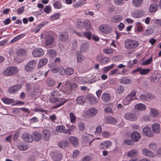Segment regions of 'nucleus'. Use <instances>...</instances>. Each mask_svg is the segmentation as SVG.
Instances as JSON below:
<instances>
[{
  "label": "nucleus",
  "instance_id": "61",
  "mask_svg": "<svg viewBox=\"0 0 161 161\" xmlns=\"http://www.w3.org/2000/svg\"><path fill=\"white\" fill-rule=\"evenodd\" d=\"M114 64H112L110 65L104 67L103 68V72L104 73L107 72L110 69L113 68L114 67Z\"/></svg>",
  "mask_w": 161,
  "mask_h": 161
},
{
  "label": "nucleus",
  "instance_id": "35",
  "mask_svg": "<svg viewBox=\"0 0 161 161\" xmlns=\"http://www.w3.org/2000/svg\"><path fill=\"white\" fill-rule=\"evenodd\" d=\"M119 82L124 84H129L131 83L130 79H128L127 77H123L119 80Z\"/></svg>",
  "mask_w": 161,
  "mask_h": 161
},
{
  "label": "nucleus",
  "instance_id": "19",
  "mask_svg": "<svg viewBox=\"0 0 161 161\" xmlns=\"http://www.w3.org/2000/svg\"><path fill=\"white\" fill-rule=\"evenodd\" d=\"M42 136L45 141H48L51 136V132L48 130H44L42 132Z\"/></svg>",
  "mask_w": 161,
  "mask_h": 161
},
{
  "label": "nucleus",
  "instance_id": "40",
  "mask_svg": "<svg viewBox=\"0 0 161 161\" xmlns=\"http://www.w3.org/2000/svg\"><path fill=\"white\" fill-rule=\"evenodd\" d=\"M102 100L105 102L109 101L110 99V95L107 93H104L101 97Z\"/></svg>",
  "mask_w": 161,
  "mask_h": 161
},
{
  "label": "nucleus",
  "instance_id": "8",
  "mask_svg": "<svg viewBox=\"0 0 161 161\" xmlns=\"http://www.w3.org/2000/svg\"><path fill=\"white\" fill-rule=\"evenodd\" d=\"M97 59L101 64H106L110 61L109 58L104 57L102 54L98 55L97 57Z\"/></svg>",
  "mask_w": 161,
  "mask_h": 161
},
{
  "label": "nucleus",
  "instance_id": "7",
  "mask_svg": "<svg viewBox=\"0 0 161 161\" xmlns=\"http://www.w3.org/2000/svg\"><path fill=\"white\" fill-rule=\"evenodd\" d=\"M99 30L102 33L104 34H109L112 32L113 28L108 25H102L99 27Z\"/></svg>",
  "mask_w": 161,
  "mask_h": 161
},
{
  "label": "nucleus",
  "instance_id": "4",
  "mask_svg": "<svg viewBox=\"0 0 161 161\" xmlns=\"http://www.w3.org/2000/svg\"><path fill=\"white\" fill-rule=\"evenodd\" d=\"M63 99V98H58L57 97H52L49 98V101L50 102L53 103L61 102L60 103L53 107V108L56 109L64 105L69 100V99H65L62 101Z\"/></svg>",
  "mask_w": 161,
  "mask_h": 161
},
{
  "label": "nucleus",
  "instance_id": "36",
  "mask_svg": "<svg viewBox=\"0 0 161 161\" xmlns=\"http://www.w3.org/2000/svg\"><path fill=\"white\" fill-rule=\"evenodd\" d=\"M63 157L62 154L58 153L52 155V158L55 161H59L61 160Z\"/></svg>",
  "mask_w": 161,
  "mask_h": 161
},
{
  "label": "nucleus",
  "instance_id": "23",
  "mask_svg": "<svg viewBox=\"0 0 161 161\" xmlns=\"http://www.w3.org/2000/svg\"><path fill=\"white\" fill-rule=\"evenodd\" d=\"M159 114V112L158 110L154 108H150V116L152 117H156Z\"/></svg>",
  "mask_w": 161,
  "mask_h": 161
},
{
  "label": "nucleus",
  "instance_id": "41",
  "mask_svg": "<svg viewBox=\"0 0 161 161\" xmlns=\"http://www.w3.org/2000/svg\"><path fill=\"white\" fill-rule=\"evenodd\" d=\"M142 154L147 156H152L153 153L152 151L146 148H144L142 150Z\"/></svg>",
  "mask_w": 161,
  "mask_h": 161
},
{
  "label": "nucleus",
  "instance_id": "25",
  "mask_svg": "<svg viewBox=\"0 0 161 161\" xmlns=\"http://www.w3.org/2000/svg\"><path fill=\"white\" fill-rule=\"evenodd\" d=\"M69 140L74 147H76L78 145L79 141L76 137L71 136L69 137Z\"/></svg>",
  "mask_w": 161,
  "mask_h": 161
},
{
  "label": "nucleus",
  "instance_id": "60",
  "mask_svg": "<svg viewBox=\"0 0 161 161\" xmlns=\"http://www.w3.org/2000/svg\"><path fill=\"white\" fill-rule=\"evenodd\" d=\"M114 2L116 5L118 6H122L125 3L124 0H114Z\"/></svg>",
  "mask_w": 161,
  "mask_h": 161
},
{
  "label": "nucleus",
  "instance_id": "30",
  "mask_svg": "<svg viewBox=\"0 0 161 161\" xmlns=\"http://www.w3.org/2000/svg\"><path fill=\"white\" fill-rule=\"evenodd\" d=\"M32 136L33 139H34L36 141H39L42 138L41 134L40 133L36 131L32 133Z\"/></svg>",
  "mask_w": 161,
  "mask_h": 161
},
{
  "label": "nucleus",
  "instance_id": "52",
  "mask_svg": "<svg viewBox=\"0 0 161 161\" xmlns=\"http://www.w3.org/2000/svg\"><path fill=\"white\" fill-rule=\"evenodd\" d=\"M40 91V86L38 85H36L34 88L33 92H32V94L36 95V93H39Z\"/></svg>",
  "mask_w": 161,
  "mask_h": 161
},
{
  "label": "nucleus",
  "instance_id": "21",
  "mask_svg": "<svg viewBox=\"0 0 161 161\" xmlns=\"http://www.w3.org/2000/svg\"><path fill=\"white\" fill-rule=\"evenodd\" d=\"M143 132L144 135L149 137L153 136V134L151 132L150 128L148 126L145 127L143 129Z\"/></svg>",
  "mask_w": 161,
  "mask_h": 161
},
{
  "label": "nucleus",
  "instance_id": "42",
  "mask_svg": "<svg viewBox=\"0 0 161 161\" xmlns=\"http://www.w3.org/2000/svg\"><path fill=\"white\" fill-rule=\"evenodd\" d=\"M54 7L57 9H60L62 8V4L60 1H55L53 4Z\"/></svg>",
  "mask_w": 161,
  "mask_h": 161
},
{
  "label": "nucleus",
  "instance_id": "31",
  "mask_svg": "<svg viewBox=\"0 0 161 161\" xmlns=\"http://www.w3.org/2000/svg\"><path fill=\"white\" fill-rule=\"evenodd\" d=\"M16 55L18 56H22L26 55V51L24 49L20 48L18 49L16 52Z\"/></svg>",
  "mask_w": 161,
  "mask_h": 161
},
{
  "label": "nucleus",
  "instance_id": "6",
  "mask_svg": "<svg viewBox=\"0 0 161 161\" xmlns=\"http://www.w3.org/2000/svg\"><path fill=\"white\" fill-rule=\"evenodd\" d=\"M41 37L44 39L45 41V45L46 46L51 45L54 42V38L50 34H45L44 35H41Z\"/></svg>",
  "mask_w": 161,
  "mask_h": 161
},
{
  "label": "nucleus",
  "instance_id": "15",
  "mask_svg": "<svg viewBox=\"0 0 161 161\" xmlns=\"http://www.w3.org/2000/svg\"><path fill=\"white\" fill-rule=\"evenodd\" d=\"M59 36L60 41L63 42H67L69 38L68 33L66 32L60 33Z\"/></svg>",
  "mask_w": 161,
  "mask_h": 161
},
{
  "label": "nucleus",
  "instance_id": "24",
  "mask_svg": "<svg viewBox=\"0 0 161 161\" xmlns=\"http://www.w3.org/2000/svg\"><path fill=\"white\" fill-rule=\"evenodd\" d=\"M131 15L134 18H140L143 16L142 12L139 10H137L133 12Z\"/></svg>",
  "mask_w": 161,
  "mask_h": 161
},
{
  "label": "nucleus",
  "instance_id": "9",
  "mask_svg": "<svg viewBox=\"0 0 161 161\" xmlns=\"http://www.w3.org/2000/svg\"><path fill=\"white\" fill-rule=\"evenodd\" d=\"M44 52L41 48H38L35 49L32 52V54L35 57H39L42 56Z\"/></svg>",
  "mask_w": 161,
  "mask_h": 161
},
{
  "label": "nucleus",
  "instance_id": "47",
  "mask_svg": "<svg viewBox=\"0 0 161 161\" xmlns=\"http://www.w3.org/2000/svg\"><path fill=\"white\" fill-rule=\"evenodd\" d=\"M70 122L72 123H74L76 121V117L75 114L72 112L70 113L69 114Z\"/></svg>",
  "mask_w": 161,
  "mask_h": 161
},
{
  "label": "nucleus",
  "instance_id": "38",
  "mask_svg": "<svg viewBox=\"0 0 161 161\" xmlns=\"http://www.w3.org/2000/svg\"><path fill=\"white\" fill-rule=\"evenodd\" d=\"M135 108L139 111H143L146 109V106L142 103H138L135 106Z\"/></svg>",
  "mask_w": 161,
  "mask_h": 161
},
{
  "label": "nucleus",
  "instance_id": "34",
  "mask_svg": "<svg viewBox=\"0 0 161 161\" xmlns=\"http://www.w3.org/2000/svg\"><path fill=\"white\" fill-rule=\"evenodd\" d=\"M160 76L159 74H155L150 78L151 81L153 82L156 83L158 81Z\"/></svg>",
  "mask_w": 161,
  "mask_h": 161
},
{
  "label": "nucleus",
  "instance_id": "32",
  "mask_svg": "<svg viewBox=\"0 0 161 161\" xmlns=\"http://www.w3.org/2000/svg\"><path fill=\"white\" fill-rule=\"evenodd\" d=\"M143 0H132L131 4L135 7H139L142 3Z\"/></svg>",
  "mask_w": 161,
  "mask_h": 161
},
{
  "label": "nucleus",
  "instance_id": "5",
  "mask_svg": "<svg viewBox=\"0 0 161 161\" xmlns=\"http://www.w3.org/2000/svg\"><path fill=\"white\" fill-rule=\"evenodd\" d=\"M36 64V60H31L27 63L24 67V69L27 72H31L35 68Z\"/></svg>",
  "mask_w": 161,
  "mask_h": 161
},
{
  "label": "nucleus",
  "instance_id": "18",
  "mask_svg": "<svg viewBox=\"0 0 161 161\" xmlns=\"http://www.w3.org/2000/svg\"><path fill=\"white\" fill-rule=\"evenodd\" d=\"M130 137L134 141L137 142L140 138L141 135L139 132L135 131L131 134Z\"/></svg>",
  "mask_w": 161,
  "mask_h": 161
},
{
  "label": "nucleus",
  "instance_id": "62",
  "mask_svg": "<svg viewBox=\"0 0 161 161\" xmlns=\"http://www.w3.org/2000/svg\"><path fill=\"white\" fill-rule=\"evenodd\" d=\"M78 128L80 131H83L85 129V125L84 123L80 122L78 125Z\"/></svg>",
  "mask_w": 161,
  "mask_h": 161
},
{
  "label": "nucleus",
  "instance_id": "44",
  "mask_svg": "<svg viewBox=\"0 0 161 161\" xmlns=\"http://www.w3.org/2000/svg\"><path fill=\"white\" fill-rule=\"evenodd\" d=\"M68 143L66 141H60L58 143V145L60 148L65 147L68 145Z\"/></svg>",
  "mask_w": 161,
  "mask_h": 161
},
{
  "label": "nucleus",
  "instance_id": "13",
  "mask_svg": "<svg viewBox=\"0 0 161 161\" xmlns=\"http://www.w3.org/2000/svg\"><path fill=\"white\" fill-rule=\"evenodd\" d=\"M150 71V69H143L142 68H137L132 72L133 73H136L139 72L141 75H145L148 73Z\"/></svg>",
  "mask_w": 161,
  "mask_h": 161
},
{
  "label": "nucleus",
  "instance_id": "11",
  "mask_svg": "<svg viewBox=\"0 0 161 161\" xmlns=\"http://www.w3.org/2000/svg\"><path fill=\"white\" fill-rule=\"evenodd\" d=\"M22 139L27 142L31 143L33 141V138L32 136L29 133H24L22 136Z\"/></svg>",
  "mask_w": 161,
  "mask_h": 161
},
{
  "label": "nucleus",
  "instance_id": "16",
  "mask_svg": "<svg viewBox=\"0 0 161 161\" xmlns=\"http://www.w3.org/2000/svg\"><path fill=\"white\" fill-rule=\"evenodd\" d=\"M21 88V86L20 85H15L9 88L8 89V92L9 93H14L18 91Z\"/></svg>",
  "mask_w": 161,
  "mask_h": 161
},
{
  "label": "nucleus",
  "instance_id": "53",
  "mask_svg": "<svg viewBox=\"0 0 161 161\" xmlns=\"http://www.w3.org/2000/svg\"><path fill=\"white\" fill-rule=\"evenodd\" d=\"M46 83L48 86H53L55 84V82L53 79L48 78L46 80Z\"/></svg>",
  "mask_w": 161,
  "mask_h": 161
},
{
  "label": "nucleus",
  "instance_id": "54",
  "mask_svg": "<svg viewBox=\"0 0 161 161\" xmlns=\"http://www.w3.org/2000/svg\"><path fill=\"white\" fill-rule=\"evenodd\" d=\"M84 36L87 38V39L90 40L91 39L92 34L90 31H87L84 32Z\"/></svg>",
  "mask_w": 161,
  "mask_h": 161
},
{
  "label": "nucleus",
  "instance_id": "29",
  "mask_svg": "<svg viewBox=\"0 0 161 161\" xmlns=\"http://www.w3.org/2000/svg\"><path fill=\"white\" fill-rule=\"evenodd\" d=\"M17 147L20 150L22 151H25L29 148L27 144L22 143H19Z\"/></svg>",
  "mask_w": 161,
  "mask_h": 161
},
{
  "label": "nucleus",
  "instance_id": "17",
  "mask_svg": "<svg viewBox=\"0 0 161 161\" xmlns=\"http://www.w3.org/2000/svg\"><path fill=\"white\" fill-rule=\"evenodd\" d=\"M158 5L156 3H152L149 6V12L152 13L156 12L158 11Z\"/></svg>",
  "mask_w": 161,
  "mask_h": 161
},
{
  "label": "nucleus",
  "instance_id": "26",
  "mask_svg": "<svg viewBox=\"0 0 161 161\" xmlns=\"http://www.w3.org/2000/svg\"><path fill=\"white\" fill-rule=\"evenodd\" d=\"M122 18L121 15H114L111 18V21L112 22L114 23H118L122 19Z\"/></svg>",
  "mask_w": 161,
  "mask_h": 161
},
{
  "label": "nucleus",
  "instance_id": "14",
  "mask_svg": "<svg viewBox=\"0 0 161 161\" xmlns=\"http://www.w3.org/2000/svg\"><path fill=\"white\" fill-rule=\"evenodd\" d=\"M124 117L127 120L130 121H134L136 120L137 117L136 115L132 113H127L124 114Z\"/></svg>",
  "mask_w": 161,
  "mask_h": 161
},
{
  "label": "nucleus",
  "instance_id": "56",
  "mask_svg": "<svg viewBox=\"0 0 161 161\" xmlns=\"http://www.w3.org/2000/svg\"><path fill=\"white\" fill-rule=\"evenodd\" d=\"M62 90L64 92L67 94H70L71 92V90L69 87L63 86Z\"/></svg>",
  "mask_w": 161,
  "mask_h": 161
},
{
  "label": "nucleus",
  "instance_id": "33",
  "mask_svg": "<svg viewBox=\"0 0 161 161\" xmlns=\"http://www.w3.org/2000/svg\"><path fill=\"white\" fill-rule=\"evenodd\" d=\"M76 101L78 104L81 105L86 102V99L85 97L83 96H80L77 98Z\"/></svg>",
  "mask_w": 161,
  "mask_h": 161
},
{
  "label": "nucleus",
  "instance_id": "57",
  "mask_svg": "<svg viewBox=\"0 0 161 161\" xmlns=\"http://www.w3.org/2000/svg\"><path fill=\"white\" fill-rule=\"evenodd\" d=\"M103 52L105 54L109 55L112 54L113 51L112 48H109L104 49Z\"/></svg>",
  "mask_w": 161,
  "mask_h": 161
},
{
  "label": "nucleus",
  "instance_id": "37",
  "mask_svg": "<svg viewBox=\"0 0 161 161\" xmlns=\"http://www.w3.org/2000/svg\"><path fill=\"white\" fill-rule=\"evenodd\" d=\"M82 25L87 30H90L91 27V24L90 21L87 19L86 20L83 22Z\"/></svg>",
  "mask_w": 161,
  "mask_h": 161
},
{
  "label": "nucleus",
  "instance_id": "46",
  "mask_svg": "<svg viewBox=\"0 0 161 161\" xmlns=\"http://www.w3.org/2000/svg\"><path fill=\"white\" fill-rule=\"evenodd\" d=\"M137 151L136 150H130L129 151L127 154V156L129 157H134L136 155Z\"/></svg>",
  "mask_w": 161,
  "mask_h": 161
},
{
  "label": "nucleus",
  "instance_id": "27",
  "mask_svg": "<svg viewBox=\"0 0 161 161\" xmlns=\"http://www.w3.org/2000/svg\"><path fill=\"white\" fill-rule=\"evenodd\" d=\"M48 62L47 58H42L39 62L37 66V69H39L46 65Z\"/></svg>",
  "mask_w": 161,
  "mask_h": 161
},
{
  "label": "nucleus",
  "instance_id": "1",
  "mask_svg": "<svg viewBox=\"0 0 161 161\" xmlns=\"http://www.w3.org/2000/svg\"><path fill=\"white\" fill-rule=\"evenodd\" d=\"M125 45L126 49L128 50H133L139 47V43L135 40L127 39L125 42Z\"/></svg>",
  "mask_w": 161,
  "mask_h": 161
},
{
  "label": "nucleus",
  "instance_id": "45",
  "mask_svg": "<svg viewBox=\"0 0 161 161\" xmlns=\"http://www.w3.org/2000/svg\"><path fill=\"white\" fill-rule=\"evenodd\" d=\"M153 61V57H151L150 58L146 60L145 61L142 62L141 64L142 65H147L150 64Z\"/></svg>",
  "mask_w": 161,
  "mask_h": 161
},
{
  "label": "nucleus",
  "instance_id": "49",
  "mask_svg": "<svg viewBox=\"0 0 161 161\" xmlns=\"http://www.w3.org/2000/svg\"><path fill=\"white\" fill-rule=\"evenodd\" d=\"M137 96L139 97L140 99L143 100H148V99L150 98V96L146 95L145 94H142L140 93H138L137 94Z\"/></svg>",
  "mask_w": 161,
  "mask_h": 161
},
{
  "label": "nucleus",
  "instance_id": "59",
  "mask_svg": "<svg viewBox=\"0 0 161 161\" xmlns=\"http://www.w3.org/2000/svg\"><path fill=\"white\" fill-rule=\"evenodd\" d=\"M33 110L35 112H40L44 113L46 114H47L48 113L50 112L48 111L47 110H45L42 108H36L33 109Z\"/></svg>",
  "mask_w": 161,
  "mask_h": 161
},
{
  "label": "nucleus",
  "instance_id": "2",
  "mask_svg": "<svg viewBox=\"0 0 161 161\" xmlns=\"http://www.w3.org/2000/svg\"><path fill=\"white\" fill-rule=\"evenodd\" d=\"M136 91L135 90H132L131 91L125 98L123 101V104L125 105H127L129 104L132 100H134L137 98H136Z\"/></svg>",
  "mask_w": 161,
  "mask_h": 161
},
{
  "label": "nucleus",
  "instance_id": "55",
  "mask_svg": "<svg viewBox=\"0 0 161 161\" xmlns=\"http://www.w3.org/2000/svg\"><path fill=\"white\" fill-rule=\"evenodd\" d=\"M153 32V30L151 28L149 27L145 30L144 35L145 36H149Z\"/></svg>",
  "mask_w": 161,
  "mask_h": 161
},
{
  "label": "nucleus",
  "instance_id": "28",
  "mask_svg": "<svg viewBox=\"0 0 161 161\" xmlns=\"http://www.w3.org/2000/svg\"><path fill=\"white\" fill-rule=\"evenodd\" d=\"M106 121L107 123L111 124H115L117 123V119L111 116H108L106 119Z\"/></svg>",
  "mask_w": 161,
  "mask_h": 161
},
{
  "label": "nucleus",
  "instance_id": "50",
  "mask_svg": "<svg viewBox=\"0 0 161 161\" xmlns=\"http://www.w3.org/2000/svg\"><path fill=\"white\" fill-rule=\"evenodd\" d=\"M76 57L78 62H80L83 60L84 58L81 53L78 52L76 53Z\"/></svg>",
  "mask_w": 161,
  "mask_h": 161
},
{
  "label": "nucleus",
  "instance_id": "63",
  "mask_svg": "<svg viewBox=\"0 0 161 161\" xmlns=\"http://www.w3.org/2000/svg\"><path fill=\"white\" fill-rule=\"evenodd\" d=\"M61 15L59 13H57L55 14H53L51 16L50 19L52 21H54L56 19H58L59 18Z\"/></svg>",
  "mask_w": 161,
  "mask_h": 161
},
{
  "label": "nucleus",
  "instance_id": "10",
  "mask_svg": "<svg viewBox=\"0 0 161 161\" xmlns=\"http://www.w3.org/2000/svg\"><path fill=\"white\" fill-rule=\"evenodd\" d=\"M56 130L57 132L67 134L69 135L71 134V132L68 129H66L64 126L63 125H58L56 128Z\"/></svg>",
  "mask_w": 161,
  "mask_h": 161
},
{
  "label": "nucleus",
  "instance_id": "51",
  "mask_svg": "<svg viewBox=\"0 0 161 161\" xmlns=\"http://www.w3.org/2000/svg\"><path fill=\"white\" fill-rule=\"evenodd\" d=\"M47 53L51 57H55L57 55L56 51L53 49H49Z\"/></svg>",
  "mask_w": 161,
  "mask_h": 161
},
{
  "label": "nucleus",
  "instance_id": "58",
  "mask_svg": "<svg viewBox=\"0 0 161 161\" xmlns=\"http://www.w3.org/2000/svg\"><path fill=\"white\" fill-rule=\"evenodd\" d=\"M44 25L43 24H40L37 25L35 28L33 29V31L35 32V33L38 32L40 29L43 27Z\"/></svg>",
  "mask_w": 161,
  "mask_h": 161
},
{
  "label": "nucleus",
  "instance_id": "48",
  "mask_svg": "<svg viewBox=\"0 0 161 161\" xmlns=\"http://www.w3.org/2000/svg\"><path fill=\"white\" fill-rule=\"evenodd\" d=\"M74 73V70L73 68H68L66 69V74L67 76L71 75Z\"/></svg>",
  "mask_w": 161,
  "mask_h": 161
},
{
  "label": "nucleus",
  "instance_id": "20",
  "mask_svg": "<svg viewBox=\"0 0 161 161\" xmlns=\"http://www.w3.org/2000/svg\"><path fill=\"white\" fill-rule=\"evenodd\" d=\"M97 113V110L94 108H90L87 110L86 114L89 117H93L95 116Z\"/></svg>",
  "mask_w": 161,
  "mask_h": 161
},
{
  "label": "nucleus",
  "instance_id": "39",
  "mask_svg": "<svg viewBox=\"0 0 161 161\" xmlns=\"http://www.w3.org/2000/svg\"><path fill=\"white\" fill-rule=\"evenodd\" d=\"M125 91V87L122 85L115 88V92L117 94H121L123 93Z\"/></svg>",
  "mask_w": 161,
  "mask_h": 161
},
{
  "label": "nucleus",
  "instance_id": "22",
  "mask_svg": "<svg viewBox=\"0 0 161 161\" xmlns=\"http://www.w3.org/2000/svg\"><path fill=\"white\" fill-rule=\"evenodd\" d=\"M152 130L155 133H158L160 131V126L158 123H153L152 126Z\"/></svg>",
  "mask_w": 161,
  "mask_h": 161
},
{
  "label": "nucleus",
  "instance_id": "64",
  "mask_svg": "<svg viewBox=\"0 0 161 161\" xmlns=\"http://www.w3.org/2000/svg\"><path fill=\"white\" fill-rule=\"evenodd\" d=\"M51 10V7L50 5L47 6L45 8L44 11L47 14H49Z\"/></svg>",
  "mask_w": 161,
  "mask_h": 161
},
{
  "label": "nucleus",
  "instance_id": "12",
  "mask_svg": "<svg viewBox=\"0 0 161 161\" xmlns=\"http://www.w3.org/2000/svg\"><path fill=\"white\" fill-rule=\"evenodd\" d=\"M112 145V142L111 141H103L100 144L99 147L100 149H104L110 147Z\"/></svg>",
  "mask_w": 161,
  "mask_h": 161
},
{
  "label": "nucleus",
  "instance_id": "43",
  "mask_svg": "<svg viewBox=\"0 0 161 161\" xmlns=\"http://www.w3.org/2000/svg\"><path fill=\"white\" fill-rule=\"evenodd\" d=\"M1 100L5 104H9L14 102L12 99H9L7 97L2 98Z\"/></svg>",
  "mask_w": 161,
  "mask_h": 161
},
{
  "label": "nucleus",
  "instance_id": "3",
  "mask_svg": "<svg viewBox=\"0 0 161 161\" xmlns=\"http://www.w3.org/2000/svg\"><path fill=\"white\" fill-rule=\"evenodd\" d=\"M18 71L16 67L9 66L3 72V73L6 76H11L16 74Z\"/></svg>",
  "mask_w": 161,
  "mask_h": 161
}]
</instances>
